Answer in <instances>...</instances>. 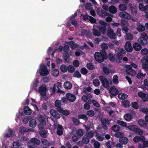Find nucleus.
Instances as JSON below:
<instances>
[{"label": "nucleus", "mask_w": 148, "mask_h": 148, "mask_svg": "<svg viewBox=\"0 0 148 148\" xmlns=\"http://www.w3.org/2000/svg\"><path fill=\"white\" fill-rule=\"evenodd\" d=\"M133 47L134 49L136 51H140L142 48L141 45L138 42L134 43L133 45Z\"/></svg>", "instance_id": "16"}, {"label": "nucleus", "mask_w": 148, "mask_h": 148, "mask_svg": "<svg viewBox=\"0 0 148 148\" xmlns=\"http://www.w3.org/2000/svg\"><path fill=\"white\" fill-rule=\"evenodd\" d=\"M115 56V54L112 53H109L108 55L106 53L107 59L108 58L109 60L111 62H115L116 60Z\"/></svg>", "instance_id": "17"}, {"label": "nucleus", "mask_w": 148, "mask_h": 148, "mask_svg": "<svg viewBox=\"0 0 148 148\" xmlns=\"http://www.w3.org/2000/svg\"><path fill=\"white\" fill-rule=\"evenodd\" d=\"M137 30L140 32L144 31L145 30V27L143 25H139L137 28Z\"/></svg>", "instance_id": "38"}, {"label": "nucleus", "mask_w": 148, "mask_h": 148, "mask_svg": "<svg viewBox=\"0 0 148 148\" xmlns=\"http://www.w3.org/2000/svg\"><path fill=\"white\" fill-rule=\"evenodd\" d=\"M40 99L42 101H46L48 99V97L46 93L44 94H40Z\"/></svg>", "instance_id": "40"}, {"label": "nucleus", "mask_w": 148, "mask_h": 148, "mask_svg": "<svg viewBox=\"0 0 148 148\" xmlns=\"http://www.w3.org/2000/svg\"><path fill=\"white\" fill-rule=\"evenodd\" d=\"M95 60L99 63H102L107 59L106 52L105 51H100V52L97 51L94 54Z\"/></svg>", "instance_id": "1"}, {"label": "nucleus", "mask_w": 148, "mask_h": 148, "mask_svg": "<svg viewBox=\"0 0 148 148\" xmlns=\"http://www.w3.org/2000/svg\"><path fill=\"white\" fill-rule=\"evenodd\" d=\"M119 16L122 18L128 20L130 19L131 17V16L129 14L124 11L120 13Z\"/></svg>", "instance_id": "14"}, {"label": "nucleus", "mask_w": 148, "mask_h": 148, "mask_svg": "<svg viewBox=\"0 0 148 148\" xmlns=\"http://www.w3.org/2000/svg\"><path fill=\"white\" fill-rule=\"evenodd\" d=\"M124 47L125 50L128 52H131L133 51V47L132 46L131 42L130 41L126 42Z\"/></svg>", "instance_id": "12"}, {"label": "nucleus", "mask_w": 148, "mask_h": 148, "mask_svg": "<svg viewBox=\"0 0 148 148\" xmlns=\"http://www.w3.org/2000/svg\"><path fill=\"white\" fill-rule=\"evenodd\" d=\"M76 99L75 96L71 93L66 94V97H63L61 99L62 102H74Z\"/></svg>", "instance_id": "4"}, {"label": "nucleus", "mask_w": 148, "mask_h": 148, "mask_svg": "<svg viewBox=\"0 0 148 148\" xmlns=\"http://www.w3.org/2000/svg\"><path fill=\"white\" fill-rule=\"evenodd\" d=\"M80 72L82 74L86 75L88 73V71L87 69L85 67H83L81 69Z\"/></svg>", "instance_id": "61"}, {"label": "nucleus", "mask_w": 148, "mask_h": 148, "mask_svg": "<svg viewBox=\"0 0 148 148\" xmlns=\"http://www.w3.org/2000/svg\"><path fill=\"white\" fill-rule=\"evenodd\" d=\"M120 129V127L117 125H114L111 127V130L114 132H118Z\"/></svg>", "instance_id": "37"}, {"label": "nucleus", "mask_w": 148, "mask_h": 148, "mask_svg": "<svg viewBox=\"0 0 148 148\" xmlns=\"http://www.w3.org/2000/svg\"><path fill=\"white\" fill-rule=\"evenodd\" d=\"M148 36L145 32H143L140 34V37L138 39V42L143 45H147L148 43Z\"/></svg>", "instance_id": "3"}, {"label": "nucleus", "mask_w": 148, "mask_h": 148, "mask_svg": "<svg viewBox=\"0 0 148 148\" xmlns=\"http://www.w3.org/2000/svg\"><path fill=\"white\" fill-rule=\"evenodd\" d=\"M93 84L95 86L97 87L99 85L100 82L98 79H95L93 82Z\"/></svg>", "instance_id": "62"}, {"label": "nucleus", "mask_w": 148, "mask_h": 148, "mask_svg": "<svg viewBox=\"0 0 148 148\" xmlns=\"http://www.w3.org/2000/svg\"><path fill=\"white\" fill-rule=\"evenodd\" d=\"M69 45L70 46V47L72 49H75L77 47V45L75 44V42L73 41H71L69 42Z\"/></svg>", "instance_id": "42"}, {"label": "nucleus", "mask_w": 148, "mask_h": 148, "mask_svg": "<svg viewBox=\"0 0 148 148\" xmlns=\"http://www.w3.org/2000/svg\"><path fill=\"white\" fill-rule=\"evenodd\" d=\"M129 7L132 13L133 14H136L137 13L136 9L135 8L133 7L132 4L131 3H130L129 4Z\"/></svg>", "instance_id": "32"}, {"label": "nucleus", "mask_w": 148, "mask_h": 148, "mask_svg": "<svg viewBox=\"0 0 148 148\" xmlns=\"http://www.w3.org/2000/svg\"><path fill=\"white\" fill-rule=\"evenodd\" d=\"M107 34L109 38L111 39H115L116 38V36L113 30L111 27H108L107 31Z\"/></svg>", "instance_id": "8"}, {"label": "nucleus", "mask_w": 148, "mask_h": 148, "mask_svg": "<svg viewBox=\"0 0 148 148\" xmlns=\"http://www.w3.org/2000/svg\"><path fill=\"white\" fill-rule=\"evenodd\" d=\"M37 120L40 122V124L42 126H45L46 125V121L45 117L42 114H39L38 115Z\"/></svg>", "instance_id": "11"}, {"label": "nucleus", "mask_w": 148, "mask_h": 148, "mask_svg": "<svg viewBox=\"0 0 148 148\" xmlns=\"http://www.w3.org/2000/svg\"><path fill=\"white\" fill-rule=\"evenodd\" d=\"M50 113L54 118L58 119L59 118L60 116V114L55 110L51 109L50 111Z\"/></svg>", "instance_id": "18"}, {"label": "nucleus", "mask_w": 148, "mask_h": 148, "mask_svg": "<svg viewBox=\"0 0 148 148\" xmlns=\"http://www.w3.org/2000/svg\"><path fill=\"white\" fill-rule=\"evenodd\" d=\"M47 90V88L45 84L41 85L38 88V91L40 94L46 93Z\"/></svg>", "instance_id": "15"}, {"label": "nucleus", "mask_w": 148, "mask_h": 148, "mask_svg": "<svg viewBox=\"0 0 148 148\" xmlns=\"http://www.w3.org/2000/svg\"><path fill=\"white\" fill-rule=\"evenodd\" d=\"M55 104L56 107V108L57 110L59 112L61 111L62 108L61 107V102H55Z\"/></svg>", "instance_id": "36"}, {"label": "nucleus", "mask_w": 148, "mask_h": 148, "mask_svg": "<svg viewBox=\"0 0 148 148\" xmlns=\"http://www.w3.org/2000/svg\"><path fill=\"white\" fill-rule=\"evenodd\" d=\"M38 127L40 130L39 133L40 136L42 138H46L47 137V134L43 126L38 125Z\"/></svg>", "instance_id": "6"}, {"label": "nucleus", "mask_w": 148, "mask_h": 148, "mask_svg": "<svg viewBox=\"0 0 148 148\" xmlns=\"http://www.w3.org/2000/svg\"><path fill=\"white\" fill-rule=\"evenodd\" d=\"M29 124L30 127L32 128H34L36 125V121L35 119H32L29 121Z\"/></svg>", "instance_id": "24"}, {"label": "nucleus", "mask_w": 148, "mask_h": 148, "mask_svg": "<svg viewBox=\"0 0 148 148\" xmlns=\"http://www.w3.org/2000/svg\"><path fill=\"white\" fill-rule=\"evenodd\" d=\"M77 117L79 119H83L86 122L88 120V117L85 114H80L78 115Z\"/></svg>", "instance_id": "30"}, {"label": "nucleus", "mask_w": 148, "mask_h": 148, "mask_svg": "<svg viewBox=\"0 0 148 148\" xmlns=\"http://www.w3.org/2000/svg\"><path fill=\"white\" fill-rule=\"evenodd\" d=\"M92 32L93 35L95 36L99 37L101 35V33L100 32L95 29L94 27L92 29Z\"/></svg>", "instance_id": "31"}, {"label": "nucleus", "mask_w": 148, "mask_h": 148, "mask_svg": "<svg viewBox=\"0 0 148 148\" xmlns=\"http://www.w3.org/2000/svg\"><path fill=\"white\" fill-rule=\"evenodd\" d=\"M103 70L104 73L106 75H108L110 73V70L109 69L107 66H103Z\"/></svg>", "instance_id": "33"}, {"label": "nucleus", "mask_w": 148, "mask_h": 148, "mask_svg": "<svg viewBox=\"0 0 148 148\" xmlns=\"http://www.w3.org/2000/svg\"><path fill=\"white\" fill-rule=\"evenodd\" d=\"M28 130H27L23 126H21L19 129V132L21 134H24L25 133L27 132Z\"/></svg>", "instance_id": "59"}, {"label": "nucleus", "mask_w": 148, "mask_h": 148, "mask_svg": "<svg viewBox=\"0 0 148 148\" xmlns=\"http://www.w3.org/2000/svg\"><path fill=\"white\" fill-rule=\"evenodd\" d=\"M88 96L87 95H84L82 96V100L84 101V102H86L87 101H88V102H97L96 101L94 100H92L90 101L88 99Z\"/></svg>", "instance_id": "51"}, {"label": "nucleus", "mask_w": 148, "mask_h": 148, "mask_svg": "<svg viewBox=\"0 0 148 148\" xmlns=\"http://www.w3.org/2000/svg\"><path fill=\"white\" fill-rule=\"evenodd\" d=\"M30 143L29 145H39L40 144V140L35 138H33L31 139Z\"/></svg>", "instance_id": "19"}, {"label": "nucleus", "mask_w": 148, "mask_h": 148, "mask_svg": "<svg viewBox=\"0 0 148 148\" xmlns=\"http://www.w3.org/2000/svg\"><path fill=\"white\" fill-rule=\"evenodd\" d=\"M76 134L79 136H82L84 134L83 131L82 129H79L76 132Z\"/></svg>", "instance_id": "63"}, {"label": "nucleus", "mask_w": 148, "mask_h": 148, "mask_svg": "<svg viewBox=\"0 0 148 148\" xmlns=\"http://www.w3.org/2000/svg\"><path fill=\"white\" fill-rule=\"evenodd\" d=\"M124 37L125 40H131L133 39V35L130 33H128L127 34L124 36Z\"/></svg>", "instance_id": "35"}, {"label": "nucleus", "mask_w": 148, "mask_h": 148, "mask_svg": "<svg viewBox=\"0 0 148 148\" xmlns=\"http://www.w3.org/2000/svg\"><path fill=\"white\" fill-rule=\"evenodd\" d=\"M82 140L83 143L85 144H88L90 142V139L86 135L83 137Z\"/></svg>", "instance_id": "34"}, {"label": "nucleus", "mask_w": 148, "mask_h": 148, "mask_svg": "<svg viewBox=\"0 0 148 148\" xmlns=\"http://www.w3.org/2000/svg\"><path fill=\"white\" fill-rule=\"evenodd\" d=\"M100 24L97 26L96 27L99 29L102 34H104L106 33L107 28L108 24L102 20L99 21Z\"/></svg>", "instance_id": "2"}, {"label": "nucleus", "mask_w": 148, "mask_h": 148, "mask_svg": "<svg viewBox=\"0 0 148 148\" xmlns=\"http://www.w3.org/2000/svg\"><path fill=\"white\" fill-rule=\"evenodd\" d=\"M86 114L89 117H92L95 115V112L92 110H89L87 112Z\"/></svg>", "instance_id": "54"}, {"label": "nucleus", "mask_w": 148, "mask_h": 148, "mask_svg": "<svg viewBox=\"0 0 148 148\" xmlns=\"http://www.w3.org/2000/svg\"><path fill=\"white\" fill-rule=\"evenodd\" d=\"M141 53L142 55L148 56L147 55L148 54V49L146 48L142 49L141 50Z\"/></svg>", "instance_id": "50"}, {"label": "nucleus", "mask_w": 148, "mask_h": 148, "mask_svg": "<svg viewBox=\"0 0 148 148\" xmlns=\"http://www.w3.org/2000/svg\"><path fill=\"white\" fill-rule=\"evenodd\" d=\"M50 90L51 94H54L56 91L57 92V89L56 85L55 84H53V86H51L50 87Z\"/></svg>", "instance_id": "41"}, {"label": "nucleus", "mask_w": 148, "mask_h": 148, "mask_svg": "<svg viewBox=\"0 0 148 148\" xmlns=\"http://www.w3.org/2000/svg\"><path fill=\"white\" fill-rule=\"evenodd\" d=\"M122 30L123 33L126 34L128 33L130 31L129 28L127 26L122 27Z\"/></svg>", "instance_id": "53"}, {"label": "nucleus", "mask_w": 148, "mask_h": 148, "mask_svg": "<svg viewBox=\"0 0 148 148\" xmlns=\"http://www.w3.org/2000/svg\"><path fill=\"white\" fill-rule=\"evenodd\" d=\"M127 5L125 4L121 3L119 6V9L120 11H124L127 10Z\"/></svg>", "instance_id": "23"}, {"label": "nucleus", "mask_w": 148, "mask_h": 148, "mask_svg": "<svg viewBox=\"0 0 148 148\" xmlns=\"http://www.w3.org/2000/svg\"><path fill=\"white\" fill-rule=\"evenodd\" d=\"M86 66L87 68L90 70H93L95 68L94 65L91 63L87 64Z\"/></svg>", "instance_id": "57"}, {"label": "nucleus", "mask_w": 148, "mask_h": 148, "mask_svg": "<svg viewBox=\"0 0 148 148\" xmlns=\"http://www.w3.org/2000/svg\"><path fill=\"white\" fill-rule=\"evenodd\" d=\"M101 122L102 124V128L105 130H107L108 128L107 125L110 124V121L109 120L107 119L102 118L101 119Z\"/></svg>", "instance_id": "9"}, {"label": "nucleus", "mask_w": 148, "mask_h": 148, "mask_svg": "<svg viewBox=\"0 0 148 148\" xmlns=\"http://www.w3.org/2000/svg\"><path fill=\"white\" fill-rule=\"evenodd\" d=\"M94 133L92 131H90L86 133V136H87L90 139V138H92L94 135Z\"/></svg>", "instance_id": "60"}, {"label": "nucleus", "mask_w": 148, "mask_h": 148, "mask_svg": "<svg viewBox=\"0 0 148 148\" xmlns=\"http://www.w3.org/2000/svg\"><path fill=\"white\" fill-rule=\"evenodd\" d=\"M124 119L127 121H131L133 118L132 115L130 113H126L124 115Z\"/></svg>", "instance_id": "22"}, {"label": "nucleus", "mask_w": 148, "mask_h": 148, "mask_svg": "<svg viewBox=\"0 0 148 148\" xmlns=\"http://www.w3.org/2000/svg\"><path fill=\"white\" fill-rule=\"evenodd\" d=\"M108 11L110 13L112 14H115L117 12V10L115 6L111 5L109 7Z\"/></svg>", "instance_id": "25"}, {"label": "nucleus", "mask_w": 148, "mask_h": 148, "mask_svg": "<svg viewBox=\"0 0 148 148\" xmlns=\"http://www.w3.org/2000/svg\"><path fill=\"white\" fill-rule=\"evenodd\" d=\"M39 71L40 75L43 76L47 75L49 73L47 67L43 63H41L40 64Z\"/></svg>", "instance_id": "5"}, {"label": "nucleus", "mask_w": 148, "mask_h": 148, "mask_svg": "<svg viewBox=\"0 0 148 148\" xmlns=\"http://www.w3.org/2000/svg\"><path fill=\"white\" fill-rule=\"evenodd\" d=\"M109 92L110 93L111 98L112 96H114L119 94L118 89L114 86H112L109 89Z\"/></svg>", "instance_id": "10"}, {"label": "nucleus", "mask_w": 148, "mask_h": 148, "mask_svg": "<svg viewBox=\"0 0 148 148\" xmlns=\"http://www.w3.org/2000/svg\"><path fill=\"white\" fill-rule=\"evenodd\" d=\"M117 123L119 125L124 127H127V123L123 121L118 120L117 121Z\"/></svg>", "instance_id": "48"}, {"label": "nucleus", "mask_w": 148, "mask_h": 148, "mask_svg": "<svg viewBox=\"0 0 148 148\" xmlns=\"http://www.w3.org/2000/svg\"><path fill=\"white\" fill-rule=\"evenodd\" d=\"M145 140V137L143 135H140L135 136L133 138V141L136 143H138L140 141L142 142L144 141Z\"/></svg>", "instance_id": "13"}, {"label": "nucleus", "mask_w": 148, "mask_h": 148, "mask_svg": "<svg viewBox=\"0 0 148 148\" xmlns=\"http://www.w3.org/2000/svg\"><path fill=\"white\" fill-rule=\"evenodd\" d=\"M141 61L142 68L145 71H148V56H144Z\"/></svg>", "instance_id": "7"}, {"label": "nucleus", "mask_w": 148, "mask_h": 148, "mask_svg": "<svg viewBox=\"0 0 148 148\" xmlns=\"http://www.w3.org/2000/svg\"><path fill=\"white\" fill-rule=\"evenodd\" d=\"M60 113H62V114L65 116H67L70 114V112L67 110H63V108L62 109L61 111L59 112Z\"/></svg>", "instance_id": "46"}, {"label": "nucleus", "mask_w": 148, "mask_h": 148, "mask_svg": "<svg viewBox=\"0 0 148 148\" xmlns=\"http://www.w3.org/2000/svg\"><path fill=\"white\" fill-rule=\"evenodd\" d=\"M138 123L140 126L144 127H146L147 124V123L145 121L142 119L138 121Z\"/></svg>", "instance_id": "29"}, {"label": "nucleus", "mask_w": 148, "mask_h": 148, "mask_svg": "<svg viewBox=\"0 0 148 148\" xmlns=\"http://www.w3.org/2000/svg\"><path fill=\"white\" fill-rule=\"evenodd\" d=\"M120 24L118 23H108V27H111L112 28H114L115 27H118Z\"/></svg>", "instance_id": "47"}, {"label": "nucleus", "mask_w": 148, "mask_h": 148, "mask_svg": "<svg viewBox=\"0 0 148 148\" xmlns=\"http://www.w3.org/2000/svg\"><path fill=\"white\" fill-rule=\"evenodd\" d=\"M119 141L120 143L124 145L126 144L128 142V139L124 136L120 137Z\"/></svg>", "instance_id": "21"}, {"label": "nucleus", "mask_w": 148, "mask_h": 148, "mask_svg": "<svg viewBox=\"0 0 148 148\" xmlns=\"http://www.w3.org/2000/svg\"><path fill=\"white\" fill-rule=\"evenodd\" d=\"M118 97L120 99L124 100L127 98L128 95L125 93H120L118 94Z\"/></svg>", "instance_id": "27"}, {"label": "nucleus", "mask_w": 148, "mask_h": 148, "mask_svg": "<svg viewBox=\"0 0 148 148\" xmlns=\"http://www.w3.org/2000/svg\"><path fill=\"white\" fill-rule=\"evenodd\" d=\"M24 113L27 115H29L32 113V110L27 106H25L24 108Z\"/></svg>", "instance_id": "26"}, {"label": "nucleus", "mask_w": 148, "mask_h": 148, "mask_svg": "<svg viewBox=\"0 0 148 148\" xmlns=\"http://www.w3.org/2000/svg\"><path fill=\"white\" fill-rule=\"evenodd\" d=\"M143 88L144 89L148 91V79L144 80Z\"/></svg>", "instance_id": "39"}, {"label": "nucleus", "mask_w": 148, "mask_h": 148, "mask_svg": "<svg viewBox=\"0 0 148 148\" xmlns=\"http://www.w3.org/2000/svg\"><path fill=\"white\" fill-rule=\"evenodd\" d=\"M96 136L97 139L100 141H102L104 139V138L101 135H100L99 133L96 132Z\"/></svg>", "instance_id": "43"}, {"label": "nucleus", "mask_w": 148, "mask_h": 148, "mask_svg": "<svg viewBox=\"0 0 148 148\" xmlns=\"http://www.w3.org/2000/svg\"><path fill=\"white\" fill-rule=\"evenodd\" d=\"M86 10H90L92 8V5L90 3H86L85 6Z\"/></svg>", "instance_id": "44"}, {"label": "nucleus", "mask_w": 148, "mask_h": 148, "mask_svg": "<svg viewBox=\"0 0 148 148\" xmlns=\"http://www.w3.org/2000/svg\"><path fill=\"white\" fill-rule=\"evenodd\" d=\"M63 127L62 126L58 124L57 127V134L59 136L62 135L63 134Z\"/></svg>", "instance_id": "20"}, {"label": "nucleus", "mask_w": 148, "mask_h": 148, "mask_svg": "<svg viewBox=\"0 0 148 148\" xmlns=\"http://www.w3.org/2000/svg\"><path fill=\"white\" fill-rule=\"evenodd\" d=\"M64 87L67 89H70L72 87L71 83L69 82H65L64 84Z\"/></svg>", "instance_id": "28"}, {"label": "nucleus", "mask_w": 148, "mask_h": 148, "mask_svg": "<svg viewBox=\"0 0 148 148\" xmlns=\"http://www.w3.org/2000/svg\"><path fill=\"white\" fill-rule=\"evenodd\" d=\"M52 74L54 76H58L59 75L58 70L54 68L52 71Z\"/></svg>", "instance_id": "55"}, {"label": "nucleus", "mask_w": 148, "mask_h": 148, "mask_svg": "<svg viewBox=\"0 0 148 148\" xmlns=\"http://www.w3.org/2000/svg\"><path fill=\"white\" fill-rule=\"evenodd\" d=\"M67 71L69 73H73L75 71V68L72 65H69L67 67Z\"/></svg>", "instance_id": "52"}, {"label": "nucleus", "mask_w": 148, "mask_h": 148, "mask_svg": "<svg viewBox=\"0 0 148 148\" xmlns=\"http://www.w3.org/2000/svg\"><path fill=\"white\" fill-rule=\"evenodd\" d=\"M61 71L63 73H65L67 71V67L64 64H62L60 67Z\"/></svg>", "instance_id": "49"}, {"label": "nucleus", "mask_w": 148, "mask_h": 148, "mask_svg": "<svg viewBox=\"0 0 148 148\" xmlns=\"http://www.w3.org/2000/svg\"><path fill=\"white\" fill-rule=\"evenodd\" d=\"M102 84L103 86L105 88H108L109 85V82L107 79L102 82Z\"/></svg>", "instance_id": "58"}, {"label": "nucleus", "mask_w": 148, "mask_h": 148, "mask_svg": "<svg viewBox=\"0 0 148 148\" xmlns=\"http://www.w3.org/2000/svg\"><path fill=\"white\" fill-rule=\"evenodd\" d=\"M64 60L66 62H69L70 59V56L68 53H66L63 55Z\"/></svg>", "instance_id": "45"}, {"label": "nucleus", "mask_w": 148, "mask_h": 148, "mask_svg": "<svg viewBox=\"0 0 148 148\" xmlns=\"http://www.w3.org/2000/svg\"><path fill=\"white\" fill-rule=\"evenodd\" d=\"M73 76L79 78L81 77V75L79 71H76L75 72Z\"/></svg>", "instance_id": "64"}, {"label": "nucleus", "mask_w": 148, "mask_h": 148, "mask_svg": "<svg viewBox=\"0 0 148 148\" xmlns=\"http://www.w3.org/2000/svg\"><path fill=\"white\" fill-rule=\"evenodd\" d=\"M99 13L100 14V15L103 17H105L108 15V13L106 11L103 10H101L100 12H99Z\"/></svg>", "instance_id": "56"}]
</instances>
